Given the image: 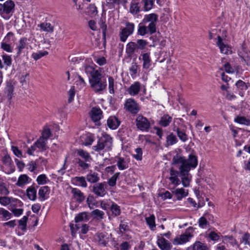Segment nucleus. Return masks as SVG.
I'll use <instances>...</instances> for the list:
<instances>
[{
	"instance_id": "1",
	"label": "nucleus",
	"mask_w": 250,
	"mask_h": 250,
	"mask_svg": "<svg viewBox=\"0 0 250 250\" xmlns=\"http://www.w3.org/2000/svg\"><path fill=\"white\" fill-rule=\"evenodd\" d=\"M84 71L89 77V83L91 88L96 93H100L106 89V80L102 76L101 68L95 69L93 67L87 65L85 66Z\"/></svg>"
},
{
	"instance_id": "2",
	"label": "nucleus",
	"mask_w": 250,
	"mask_h": 250,
	"mask_svg": "<svg viewBox=\"0 0 250 250\" xmlns=\"http://www.w3.org/2000/svg\"><path fill=\"white\" fill-rule=\"evenodd\" d=\"M158 16L155 13L146 14L141 22L138 24L137 35L145 36L147 34L152 35L156 32V24Z\"/></svg>"
},
{
	"instance_id": "3",
	"label": "nucleus",
	"mask_w": 250,
	"mask_h": 250,
	"mask_svg": "<svg viewBox=\"0 0 250 250\" xmlns=\"http://www.w3.org/2000/svg\"><path fill=\"white\" fill-rule=\"evenodd\" d=\"M172 162L174 165L180 164L179 170H182V172L185 170L186 168L189 167L196 168L198 164V157L193 153H190L188 155V158L186 159L184 156L176 154L173 156Z\"/></svg>"
},
{
	"instance_id": "4",
	"label": "nucleus",
	"mask_w": 250,
	"mask_h": 250,
	"mask_svg": "<svg viewBox=\"0 0 250 250\" xmlns=\"http://www.w3.org/2000/svg\"><path fill=\"white\" fill-rule=\"evenodd\" d=\"M112 145L113 138L105 133L99 138L96 145L92 146V150L103 156L104 152H108L112 149Z\"/></svg>"
},
{
	"instance_id": "5",
	"label": "nucleus",
	"mask_w": 250,
	"mask_h": 250,
	"mask_svg": "<svg viewBox=\"0 0 250 250\" xmlns=\"http://www.w3.org/2000/svg\"><path fill=\"white\" fill-rule=\"evenodd\" d=\"M147 42L143 39H138L136 42H130L126 45L125 53L129 58L133 57L134 53L138 52V50L145 49L147 44Z\"/></svg>"
},
{
	"instance_id": "6",
	"label": "nucleus",
	"mask_w": 250,
	"mask_h": 250,
	"mask_svg": "<svg viewBox=\"0 0 250 250\" xmlns=\"http://www.w3.org/2000/svg\"><path fill=\"white\" fill-rule=\"evenodd\" d=\"M135 29V24L133 22H125V26L122 28L119 33L120 40L122 42H125L128 37L132 35Z\"/></svg>"
},
{
	"instance_id": "7",
	"label": "nucleus",
	"mask_w": 250,
	"mask_h": 250,
	"mask_svg": "<svg viewBox=\"0 0 250 250\" xmlns=\"http://www.w3.org/2000/svg\"><path fill=\"white\" fill-rule=\"evenodd\" d=\"M124 108L132 115H137L141 110L139 104L133 98L126 100L124 104Z\"/></svg>"
},
{
	"instance_id": "8",
	"label": "nucleus",
	"mask_w": 250,
	"mask_h": 250,
	"mask_svg": "<svg viewBox=\"0 0 250 250\" xmlns=\"http://www.w3.org/2000/svg\"><path fill=\"white\" fill-rule=\"evenodd\" d=\"M135 122L137 128L143 132H148L150 128V122L142 114L137 116Z\"/></svg>"
},
{
	"instance_id": "9",
	"label": "nucleus",
	"mask_w": 250,
	"mask_h": 250,
	"mask_svg": "<svg viewBox=\"0 0 250 250\" xmlns=\"http://www.w3.org/2000/svg\"><path fill=\"white\" fill-rule=\"evenodd\" d=\"M3 7V18L8 20L12 16L14 12L15 3L12 0H8L2 4Z\"/></svg>"
},
{
	"instance_id": "10",
	"label": "nucleus",
	"mask_w": 250,
	"mask_h": 250,
	"mask_svg": "<svg viewBox=\"0 0 250 250\" xmlns=\"http://www.w3.org/2000/svg\"><path fill=\"white\" fill-rule=\"evenodd\" d=\"M195 168L192 167H188L185 168V170L182 172V170H180V177L181 179V183H182L183 186L187 188L190 185V183L191 181L192 176L189 173V171L191 169H194Z\"/></svg>"
},
{
	"instance_id": "11",
	"label": "nucleus",
	"mask_w": 250,
	"mask_h": 250,
	"mask_svg": "<svg viewBox=\"0 0 250 250\" xmlns=\"http://www.w3.org/2000/svg\"><path fill=\"white\" fill-rule=\"evenodd\" d=\"M217 38L216 45L219 48L220 53L226 55L231 54L232 53L231 46L230 45L225 43L223 42L222 38L220 36L218 35Z\"/></svg>"
},
{
	"instance_id": "12",
	"label": "nucleus",
	"mask_w": 250,
	"mask_h": 250,
	"mask_svg": "<svg viewBox=\"0 0 250 250\" xmlns=\"http://www.w3.org/2000/svg\"><path fill=\"white\" fill-rule=\"evenodd\" d=\"M91 191L96 197H103L106 194L105 190V183H97L92 187Z\"/></svg>"
},
{
	"instance_id": "13",
	"label": "nucleus",
	"mask_w": 250,
	"mask_h": 250,
	"mask_svg": "<svg viewBox=\"0 0 250 250\" xmlns=\"http://www.w3.org/2000/svg\"><path fill=\"white\" fill-rule=\"evenodd\" d=\"M0 204L6 206L10 205V206L21 207L23 203L20 200L4 196L0 197Z\"/></svg>"
},
{
	"instance_id": "14",
	"label": "nucleus",
	"mask_w": 250,
	"mask_h": 250,
	"mask_svg": "<svg viewBox=\"0 0 250 250\" xmlns=\"http://www.w3.org/2000/svg\"><path fill=\"white\" fill-rule=\"evenodd\" d=\"M193 236V234L189 232L186 231V232L182 234L179 236H176L172 241L174 245H181L189 242L191 238Z\"/></svg>"
},
{
	"instance_id": "15",
	"label": "nucleus",
	"mask_w": 250,
	"mask_h": 250,
	"mask_svg": "<svg viewBox=\"0 0 250 250\" xmlns=\"http://www.w3.org/2000/svg\"><path fill=\"white\" fill-rule=\"evenodd\" d=\"M236 87V90L238 95L243 97L245 94V91L250 86V83H246L245 82L241 80H238L235 84Z\"/></svg>"
},
{
	"instance_id": "16",
	"label": "nucleus",
	"mask_w": 250,
	"mask_h": 250,
	"mask_svg": "<svg viewBox=\"0 0 250 250\" xmlns=\"http://www.w3.org/2000/svg\"><path fill=\"white\" fill-rule=\"evenodd\" d=\"M156 244L161 250H171L172 245L171 242L163 237H157Z\"/></svg>"
},
{
	"instance_id": "17",
	"label": "nucleus",
	"mask_w": 250,
	"mask_h": 250,
	"mask_svg": "<svg viewBox=\"0 0 250 250\" xmlns=\"http://www.w3.org/2000/svg\"><path fill=\"white\" fill-rule=\"evenodd\" d=\"M103 112L99 106L93 107L90 112V117L92 121L95 123L99 122L103 118Z\"/></svg>"
},
{
	"instance_id": "18",
	"label": "nucleus",
	"mask_w": 250,
	"mask_h": 250,
	"mask_svg": "<svg viewBox=\"0 0 250 250\" xmlns=\"http://www.w3.org/2000/svg\"><path fill=\"white\" fill-rule=\"evenodd\" d=\"M170 177L169 178L172 184L175 186H177L181 184V181L178 178L180 177V170L177 171L173 168H171L170 169Z\"/></svg>"
},
{
	"instance_id": "19",
	"label": "nucleus",
	"mask_w": 250,
	"mask_h": 250,
	"mask_svg": "<svg viewBox=\"0 0 250 250\" xmlns=\"http://www.w3.org/2000/svg\"><path fill=\"white\" fill-rule=\"evenodd\" d=\"M27 41L28 39L26 37H22L19 40L16 47L17 57H19L21 54L22 50L27 48L28 44Z\"/></svg>"
},
{
	"instance_id": "20",
	"label": "nucleus",
	"mask_w": 250,
	"mask_h": 250,
	"mask_svg": "<svg viewBox=\"0 0 250 250\" xmlns=\"http://www.w3.org/2000/svg\"><path fill=\"white\" fill-rule=\"evenodd\" d=\"M120 124V120L115 116H110L107 120V126L112 130L116 129L119 126Z\"/></svg>"
},
{
	"instance_id": "21",
	"label": "nucleus",
	"mask_w": 250,
	"mask_h": 250,
	"mask_svg": "<svg viewBox=\"0 0 250 250\" xmlns=\"http://www.w3.org/2000/svg\"><path fill=\"white\" fill-rule=\"evenodd\" d=\"M14 87L12 82L9 81L6 83V85L4 90V93L9 102L11 103L14 95Z\"/></svg>"
},
{
	"instance_id": "22",
	"label": "nucleus",
	"mask_w": 250,
	"mask_h": 250,
	"mask_svg": "<svg viewBox=\"0 0 250 250\" xmlns=\"http://www.w3.org/2000/svg\"><path fill=\"white\" fill-rule=\"evenodd\" d=\"M127 2V0H106V6L109 9L114 10L116 8V6L125 5Z\"/></svg>"
},
{
	"instance_id": "23",
	"label": "nucleus",
	"mask_w": 250,
	"mask_h": 250,
	"mask_svg": "<svg viewBox=\"0 0 250 250\" xmlns=\"http://www.w3.org/2000/svg\"><path fill=\"white\" fill-rule=\"evenodd\" d=\"M71 184L74 186L86 188L87 186L85 178L83 176H76L71 179Z\"/></svg>"
},
{
	"instance_id": "24",
	"label": "nucleus",
	"mask_w": 250,
	"mask_h": 250,
	"mask_svg": "<svg viewBox=\"0 0 250 250\" xmlns=\"http://www.w3.org/2000/svg\"><path fill=\"white\" fill-rule=\"evenodd\" d=\"M141 88V83L139 82H135L128 88L127 92L131 96L138 95Z\"/></svg>"
},
{
	"instance_id": "25",
	"label": "nucleus",
	"mask_w": 250,
	"mask_h": 250,
	"mask_svg": "<svg viewBox=\"0 0 250 250\" xmlns=\"http://www.w3.org/2000/svg\"><path fill=\"white\" fill-rule=\"evenodd\" d=\"M71 193L73 198L79 203H82L85 199V196L83 192L79 189L75 188H71Z\"/></svg>"
},
{
	"instance_id": "26",
	"label": "nucleus",
	"mask_w": 250,
	"mask_h": 250,
	"mask_svg": "<svg viewBox=\"0 0 250 250\" xmlns=\"http://www.w3.org/2000/svg\"><path fill=\"white\" fill-rule=\"evenodd\" d=\"M50 192V188L47 186L40 188L39 190V199L41 201H43L48 198Z\"/></svg>"
},
{
	"instance_id": "27",
	"label": "nucleus",
	"mask_w": 250,
	"mask_h": 250,
	"mask_svg": "<svg viewBox=\"0 0 250 250\" xmlns=\"http://www.w3.org/2000/svg\"><path fill=\"white\" fill-rule=\"evenodd\" d=\"M187 250H210V249L206 243L196 241Z\"/></svg>"
},
{
	"instance_id": "28",
	"label": "nucleus",
	"mask_w": 250,
	"mask_h": 250,
	"mask_svg": "<svg viewBox=\"0 0 250 250\" xmlns=\"http://www.w3.org/2000/svg\"><path fill=\"white\" fill-rule=\"evenodd\" d=\"M35 146L38 149V152H42L46 150L48 147L47 146V141L45 140L39 138L35 142Z\"/></svg>"
},
{
	"instance_id": "29",
	"label": "nucleus",
	"mask_w": 250,
	"mask_h": 250,
	"mask_svg": "<svg viewBox=\"0 0 250 250\" xmlns=\"http://www.w3.org/2000/svg\"><path fill=\"white\" fill-rule=\"evenodd\" d=\"M96 240L99 245L103 247L106 246L108 243V239L107 234L105 232L98 233L96 234Z\"/></svg>"
},
{
	"instance_id": "30",
	"label": "nucleus",
	"mask_w": 250,
	"mask_h": 250,
	"mask_svg": "<svg viewBox=\"0 0 250 250\" xmlns=\"http://www.w3.org/2000/svg\"><path fill=\"white\" fill-rule=\"evenodd\" d=\"M142 61L143 62V68L144 69L147 70L151 66V59L150 56V53H145L141 55Z\"/></svg>"
},
{
	"instance_id": "31",
	"label": "nucleus",
	"mask_w": 250,
	"mask_h": 250,
	"mask_svg": "<svg viewBox=\"0 0 250 250\" xmlns=\"http://www.w3.org/2000/svg\"><path fill=\"white\" fill-rule=\"evenodd\" d=\"M223 242L227 244H229L230 246L239 248L240 244L238 243L237 240L234 238L232 235H226L223 237Z\"/></svg>"
},
{
	"instance_id": "32",
	"label": "nucleus",
	"mask_w": 250,
	"mask_h": 250,
	"mask_svg": "<svg viewBox=\"0 0 250 250\" xmlns=\"http://www.w3.org/2000/svg\"><path fill=\"white\" fill-rule=\"evenodd\" d=\"M1 57L3 61V69L7 70L12 64V56L3 53Z\"/></svg>"
},
{
	"instance_id": "33",
	"label": "nucleus",
	"mask_w": 250,
	"mask_h": 250,
	"mask_svg": "<svg viewBox=\"0 0 250 250\" xmlns=\"http://www.w3.org/2000/svg\"><path fill=\"white\" fill-rule=\"evenodd\" d=\"M176 197L177 200H182L183 198L186 197L188 195V190L186 191L185 189L183 188H178L174 191H172Z\"/></svg>"
},
{
	"instance_id": "34",
	"label": "nucleus",
	"mask_w": 250,
	"mask_h": 250,
	"mask_svg": "<svg viewBox=\"0 0 250 250\" xmlns=\"http://www.w3.org/2000/svg\"><path fill=\"white\" fill-rule=\"evenodd\" d=\"M76 153L79 156L83 159L85 162L90 163L92 160L89 153L83 149H77Z\"/></svg>"
},
{
	"instance_id": "35",
	"label": "nucleus",
	"mask_w": 250,
	"mask_h": 250,
	"mask_svg": "<svg viewBox=\"0 0 250 250\" xmlns=\"http://www.w3.org/2000/svg\"><path fill=\"white\" fill-rule=\"evenodd\" d=\"M83 144L85 146H91L95 140V135L91 133H88L83 137Z\"/></svg>"
},
{
	"instance_id": "36",
	"label": "nucleus",
	"mask_w": 250,
	"mask_h": 250,
	"mask_svg": "<svg viewBox=\"0 0 250 250\" xmlns=\"http://www.w3.org/2000/svg\"><path fill=\"white\" fill-rule=\"evenodd\" d=\"M146 222L151 230L154 231L156 229L155 216L152 214L149 217L145 218Z\"/></svg>"
},
{
	"instance_id": "37",
	"label": "nucleus",
	"mask_w": 250,
	"mask_h": 250,
	"mask_svg": "<svg viewBox=\"0 0 250 250\" xmlns=\"http://www.w3.org/2000/svg\"><path fill=\"white\" fill-rule=\"evenodd\" d=\"M172 118L168 114H164L161 117L159 124L163 127L168 126L172 122Z\"/></svg>"
},
{
	"instance_id": "38",
	"label": "nucleus",
	"mask_w": 250,
	"mask_h": 250,
	"mask_svg": "<svg viewBox=\"0 0 250 250\" xmlns=\"http://www.w3.org/2000/svg\"><path fill=\"white\" fill-rule=\"evenodd\" d=\"M26 195L29 199L35 201L37 199V189L35 187L30 186L26 189Z\"/></svg>"
},
{
	"instance_id": "39",
	"label": "nucleus",
	"mask_w": 250,
	"mask_h": 250,
	"mask_svg": "<svg viewBox=\"0 0 250 250\" xmlns=\"http://www.w3.org/2000/svg\"><path fill=\"white\" fill-rule=\"evenodd\" d=\"M52 134L50 129L47 125L43 126L41 136L40 138L45 140L46 141L52 136Z\"/></svg>"
},
{
	"instance_id": "40",
	"label": "nucleus",
	"mask_w": 250,
	"mask_h": 250,
	"mask_svg": "<svg viewBox=\"0 0 250 250\" xmlns=\"http://www.w3.org/2000/svg\"><path fill=\"white\" fill-rule=\"evenodd\" d=\"M139 2L135 0H132L131 2L129 12L133 15L137 14L140 12V7L139 6Z\"/></svg>"
},
{
	"instance_id": "41",
	"label": "nucleus",
	"mask_w": 250,
	"mask_h": 250,
	"mask_svg": "<svg viewBox=\"0 0 250 250\" xmlns=\"http://www.w3.org/2000/svg\"><path fill=\"white\" fill-rule=\"evenodd\" d=\"M117 158V166L119 170H125L128 167V163L123 157H119Z\"/></svg>"
},
{
	"instance_id": "42",
	"label": "nucleus",
	"mask_w": 250,
	"mask_h": 250,
	"mask_svg": "<svg viewBox=\"0 0 250 250\" xmlns=\"http://www.w3.org/2000/svg\"><path fill=\"white\" fill-rule=\"evenodd\" d=\"M38 27L44 32H52L54 31V27L49 22H42L38 25Z\"/></svg>"
},
{
	"instance_id": "43",
	"label": "nucleus",
	"mask_w": 250,
	"mask_h": 250,
	"mask_svg": "<svg viewBox=\"0 0 250 250\" xmlns=\"http://www.w3.org/2000/svg\"><path fill=\"white\" fill-rule=\"evenodd\" d=\"M173 130L177 132L178 137L182 142H185L188 140V135L185 132L181 131L178 127L174 126Z\"/></svg>"
},
{
	"instance_id": "44",
	"label": "nucleus",
	"mask_w": 250,
	"mask_h": 250,
	"mask_svg": "<svg viewBox=\"0 0 250 250\" xmlns=\"http://www.w3.org/2000/svg\"><path fill=\"white\" fill-rule=\"evenodd\" d=\"M86 13L89 16L93 17L98 14V10L97 7L94 4H90L87 8Z\"/></svg>"
},
{
	"instance_id": "45",
	"label": "nucleus",
	"mask_w": 250,
	"mask_h": 250,
	"mask_svg": "<svg viewBox=\"0 0 250 250\" xmlns=\"http://www.w3.org/2000/svg\"><path fill=\"white\" fill-rule=\"evenodd\" d=\"M88 182L91 183H96L100 180L98 174L96 172L90 173L86 175Z\"/></svg>"
},
{
	"instance_id": "46",
	"label": "nucleus",
	"mask_w": 250,
	"mask_h": 250,
	"mask_svg": "<svg viewBox=\"0 0 250 250\" xmlns=\"http://www.w3.org/2000/svg\"><path fill=\"white\" fill-rule=\"evenodd\" d=\"M75 160L78 167H80L83 170H86L90 167V165L88 163V162H85L79 158H76Z\"/></svg>"
},
{
	"instance_id": "47",
	"label": "nucleus",
	"mask_w": 250,
	"mask_h": 250,
	"mask_svg": "<svg viewBox=\"0 0 250 250\" xmlns=\"http://www.w3.org/2000/svg\"><path fill=\"white\" fill-rule=\"evenodd\" d=\"M36 181L39 185H44L50 182V180L45 174L39 175L37 178Z\"/></svg>"
},
{
	"instance_id": "48",
	"label": "nucleus",
	"mask_w": 250,
	"mask_h": 250,
	"mask_svg": "<svg viewBox=\"0 0 250 250\" xmlns=\"http://www.w3.org/2000/svg\"><path fill=\"white\" fill-rule=\"evenodd\" d=\"M110 210L112 212V215L114 217L120 215L121 213L120 206L115 203H112L110 207Z\"/></svg>"
},
{
	"instance_id": "49",
	"label": "nucleus",
	"mask_w": 250,
	"mask_h": 250,
	"mask_svg": "<svg viewBox=\"0 0 250 250\" xmlns=\"http://www.w3.org/2000/svg\"><path fill=\"white\" fill-rule=\"evenodd\" d=\"M199 227L201 229H207L209 225L208 221L207 220V218L204 216H201L199 218L198 221Z\"/></svg>"
},
{
	"instance_id": "50",
	"label": "nucleus",
	"mask_w": 250,
	"mask_h": 250,
	"mask_svg": "<svg viewBox=\"0 0 250 250\" xmlns=\"http://www.w3.org/2000/svg\"><path fill=\"white\" fill-rule=\"evenodd\" d=\"M91 215L94 218L101 220L103 219L104 213L102 210L96 209L91 211Z\"/></svg>"
},
{
	"instance_id": "51",
	"label": "nucleus",
	"mask_w": 250,
	"mask_h": 250,
	"mask_svg": "<svg viewBox=\"0 0 250 250\" xmlns=\"http://www.w3.org/2000/svg\"><path fill=\"white\" fill-rule=\"evenodd\" d=\"M178 142V139L176 136L173 134V133H170L167 137V143L168 146H172L176 144Z\"/></svg>"
},
{
	"instance_id": "52",
	"label": "nucleus",
	"mask_w": 250,
	"mask_h": 250,
	"mask_svg": "<svg viewBox=\"0 0 250 250\" xmlns=\"http://www.w3.org/2000/svg\"><path fill=\"white\" fill-rule=\"evenodd\" d=\"M144 4V11H148L152 9L154 4L153 0H142L141 1Z\"/></svg>"
},
{
	"instance_id": "53",
	"label": "nucleus",
	"mask_w": 250,
	"mask_h": 250,
	"mask_svg": "<svg viewBox=\"0 0 250 250\" xmlns=\"http://www.w3.org/2000/svg\"><path fill=\"white\" fill-rule=\"evenodd\" d=\"M14 34L12 32H9L4 37L1 42L12 44L14 42Z\"/></svg>"
},
{
	"instance_id": "54",
	"label": "nucleus",
	"mask_w": 250,
	"mask_h": 250,
	"mask_svg": "<svg viewBox=\"0 0 250 250\" xmlns=\"http://www.w3.org/2000/svg\"><path fill=\"white\" fill-rule=\"evenodd\" d=\"M29 177L26 174H22L19 177L17 185L19 187H21L23 185L28 183V180Z\"/></svg>"
},
{
	"instance_id": "55",
	"label": "nucleus",
	"mask_w": 250,
	"mask_h": 250,
	"mask_svg": "<svg viewBox=\"0 0 250 250\" xmlns=\"http://www.w3.org/2000/svg\"><path fill=\"white\" fill-rule=\"evenodd\" d=\"M234 122L241 124V125H249L250 123V121L249 119H247L244 116H237L235 119H234Z\"/></svg>"
},
{
	"instance_id": "56",
	"label": "nucleus",
	"mask_w": 250,
	"mask_h": 250,
	"mask_svg": "<svg viewBox=\"0 0 250 250\" xmlns=\"http://www.w3.org/2000/svg\"><path fill=\"white\" fill-rule=\"evenodd\" d=\"M120 174V172H117L108 180L107 183L109 186L114 187L116 186L117 180L119 178Z\"/></svg>"
},
{
	"instance_id": "57",
	"label": "nucleus",
	"mask_w": 250,
	"mask_h": 250,
	"mask_svg": "<svg viewBox=\"0 0 250 250\" xmlns=\"http://www.w3.org/2000/svg\"><path fill=\"white\" fill-rule=\"evenodd\" d=\"M48 54V52L47 51H39L38 52H33L31 56L34 60L37 61L42 57L47 55Z\"/></svg>"
},
{
	"instance_id": "58",
	"label": "nucleus",
	"mask_w": 250,
	"mask_h": 250,
	"mask_svg": "<svg viewBox=\"0 0 250 250\" xmlns=\"http://www.w3.org/2000/svg\"><path fill=\"white\" fill-rule=\"evenodd\" d=\"M120 234L122 236H123L124 232L129 230V227L127 222H124L121 221V223L119 225Z\"/></svg>"
},
{
	"instance_id": "59",
	"label": "nucleus",
	"mask_w": 250,
	"mask_h": 250,
	"mask_svg": "<svg viewBox=\"0 0 250 250\" xmlns=\"http://www.w3.org/2000/svg\"><path fill=\"white\" fill-rule=\"evenodd\" d=\"M27 220L28 217L27 216H23L21 219L19 221V228L22 230H26Z\"/></svg>"
},
{
	"instance_id": "60",
	"label": "nucleus",
	"mask_w": 250,
	"mask_h": 250,
	"mask_svg": "<svg viewBox=\"0 0 250 250\" xmlns=\"http://www.w3.org/2000/svg\"><path fill=\"white\" fill-rule=\"evenodd\" d=\"M12 44L5 43L4 42H0V47L3 50L8 53H12L13 49L11 45Z\"/></svg>"
},
{
	"instance_id": "61",
	"label": "nucleus",
	"mask_w": 250,
	"mask_h": 250,
	"mask_svg": "<svg viewBox=\"0 0 250 250\" xmlns=\"http://www.w3.org/2000/svg\"><path fill=\"white\" fill-rule=\"evenodd\" d=\"M108 81L109 92L110 94H114L115 92L114 78L112 77L109 76L108 77Z\"/></svg>"
},
{
	"instance_id": "62",
	"label": "nucleus",
	"mask_w": 250,
	"mask_h": 250,
	"mask_svg": "<svg viewBox=\"0 0 250 250\" xmlns=\"http://www.w3.org/2000/svg\"><path fill=\"white\" fill-rule=\"evenodd\" d=\"M0 215H1L5 220L10 219L12 216L11 213L3 208H0Z\"/></svg>"
},
{
	"instance_id": "63",
	"label": "nucleus",
	"mask_w": 250,
	"mask_h": 250,
	"mask_svg": "<svg viewBox=\"0 0 250 250\" xmlns=\"http://www.w3.org/2000/svg\"><path fill=\"white\" fill-rule=\"evenodd\" d=\"M15 206H11V208L9 207V209H10L12 213L14 214V216L16 217L20 216L23 213V209L22 208H16L14 207Z\"/></svg>"
},
{
	"instance_id": "64",
	"label": "nucleus",
	"mask_w": 250,
	"mask_h": 250,
	"mask_svg": "<svg viewBox=\"0 0 250 250\" xmlns=\"http://www.w3.org/2000/svg\"><path fill=\"white\" fill-rule=\"evenodd\" d=\"M208 238H209L211 240L216 242L217 241L219 238L220 236L218 234L216 233L214 231H211L208 234Z\"/></svg>"
}]
</instances>
